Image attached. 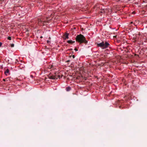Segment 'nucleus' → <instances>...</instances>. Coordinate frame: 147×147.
I'll use <instances>...</instances> for the list:
<instances>
[{
  "instance_id": "22",
  "label": "nucleus",
  "mask_w": 147,
  "mask_h": 147,
  "mask_svg": "<svg viewBox=\"0 0 147 147\" xmlns=\"http://www.w3.org/2000/svg\"><path fill=\"white\" fill-rule=\"evenodd\" d=\"M59 76V78L60 77V76Z\"/></svg>"
},
{
  "instance_id": "17",
  "label": "nucleus",
  "mask_w": 147,
  "mask_h": 147,
  "mask_svg": "<svg viewBox=\"0 0 147 147\" xmlns=\"http://www.w3.org/2000/svg\"><path fill=\"white\" fill-rule=\"evenodd\" d=\"M132 13L134 14V13H135L134 11H133V12H132Z\"/></svg>"
},
{
  "instance_id": "16",
  "label": "nucleus",
  "mask_w": 147,
  "mask_h": 147,
  "mask_svg": "<svg viewBox=\"0 0 147 147\" xmlns=\"http://www.w3.org/2000/svg\"><path fill=\"white\" fill-rule=\"evenodd\" d=\"M69 61H70V60H67V61H66V62H69Z\"/></svg>"
},
{
  "instance_id": "11",
  "label": "nucleus",
  "mask_w": 147,
  "mask_h": 147,
  "mask_svg": "<svg viewBox=\"0 0 147 147\" xmlns=\"http://www.w3.org/2000/svg\"><path fill=\"white\" fill-rule=\"evenodd\" d=\"M14 46V44H11V47H13Z\"/></svg>"
},
{
  "instance_id": "12",
  "label": "nucleus",
  "mask_w": 147,
  "mask_h": 147,
  "mask_svg": "<svg viewBox=\"0 0 147 147\" xmlns=\"http://www.w3.org/2000/svg\"><path fill=\"white\" fill-rule=\"evenodd\" d=\"M47 42L48 43H49L50 42V41H49V40H47Z\"/></svg>"
},
{
  "instance_id": "1",
  "label": "nucleus",
  "mask_w": 147,
  "mask_h": 147,
  "mask_svg": "<svg viewBox=\"0 0 147 147\" xmlns=\"http://www.w3.org/2000/svg\"><path fill=\"white\" fill-rule=\"evenodd\" d=\"M76 40L77 42H80V44L84 43L86 44L88 43V41L86 40L85 37L81 34L78 35L76 36Z\"/></svg>"
},
{
  "instance_id": "18",
  "label": "nucleus",
  "mask_w": 147,
  "mask_h": 147,
  "mask_svg": "<svg viewBox=\"0 0 147 147\" xmlns=\"http://www.w3.org/2000/svg\"><path fill=\"white\" fill-rule=\"evenodd\" d=\"M3 80L4 81H5V79H3Z\"/></svg>"
},
{
  "instance_id": "3",
  "label": "nucleus",
  "mask_w": 147,
  "mask_h": 147,
  "mask_svg": "<svg viewBox=\"0 0 147 147\" xmlns=\"http://www.w3.org/2000/svg\"><path fill=\"white\" fill-rule=\"evenodd\" d=\"M46 22H48V21H46L43 18L38 19V24L39 25H41L42 24L44 25V23Z\"/></svg>"
},
{
  "instance_id": "9",
  "label": "nucleus",
  "mask_w": 147,
  "mask_h": 147,
  "mask_svg": "<svg viewBox=\"0 0 147 147\" xmlns=\"http://www.w3.org/2000/svg\"><path fill=\"white\" fill-rule=\"evenodd\" d=\"M71 90V88L70 87H68L66 88V90L67 91H69Z\"/></svg>"
},
{
  "instance_id": "14",
  "label": "nucleus",
  "mask_w": 147,
  "mask_h": 147,
  "mask_svg": "<svg viewBox=\"0 0 147 147\" xmlns=\"http://www.w3.org/2000/svg\"><path fill=\"white\" fill-rule=\"evenodd\" d=\"M2 45V43L0 42V47L1 46V45Z\"/></svg>"
},
{
  "instance_id": "15",
  "label": "nucleus",
  "mask_w": 147,
  "mask_h": 147,
  "mask_svg": "<svg viewBox=\"0 0 147 147\" xmlns=\"http://www.w3.org/2000/svg\"><path fill=\"white\" fill-rule=\"evenodd\" d=\"M72 57H73V58H75V56L74 55H73Z\"/></svg>"
},
{
  "instance_id": "6",
  "label": "nucleus",
  "mask_w": 147,
  "mask_h": 147,
  "mask_svg": "<svg viewBox=\"0 0 147 147\" xmlns=\"http://www.w3.org/2000/svg\"><path fill=\"white\" fill-rule=\"evenodd\" d=\"M75 42V41H73L72 40H69L67 41V42L69 44H72Z\"/></svg>"
},
{
  "instance_id": "2",
  "label": "nucleus",
  "mask_w": 147,
  "mask_h": 147,
  "mask_svg": "<svg viewBox=\"0 0 147 147\" xmlns=\"http://www.w3.org/2000/svg\"><path fill=\"white\" fill-rule=\"evenodd\" d=\"M110 45L109 43L106 41H103L101 43H98L97 46L100 47L102 49H105L107 48Z\"/></svg>"
},
{
  "instance_id": "8",
  "label": "nucleus",
  "mask_w": 147,
  "mask_h": 147,
  "mask_svg": "<svg viewBox=\"0 0 147 147\" xmlns=\"http://www.w3.org/2000/svg\"><path fill=\"white\" fill-rule=\"evenodd\" d=\"M48 68L49 69H54V66L53 65H49L48 67Z\"/></svg>"
},
{
  "instance_id": "20",
  "label": "nucleus",
  "mask_w": 147,
  "mask_h": 147,
  "mask_svg": "<svg viewBox=\"0 0 147 147\" xmlns=\"http://www.w3.org/2000/svg\"><path fill=\"white\" fill-rule=\"evenodd\" d=\"M42 36L40 37V38H42Z\"/></svg>"
},
{
  "instance_id": "21",
  "label": "nucleus",
  "mask_w": 147,
  "mask_h": 147,
  "mask_svg": "<svg viewBox=\"0 0 147 147\" xmlns=\"http://www.w3.org/2000/svg\"><path fill=\"white\" fill-rule=\"evenodd\" d=\"M0 0L1 1H4V0Z\"/></svg>"
},
{
  "instance_id": "19",
  "label": "nucleus",
  "mask_w": 147,
  "mask_h": 147,
  "mask_svg": "<svg viewBox=\"0 0 147 147\" xmlns=\"http://www.w3.org/2000/svg\"><path fill=\"white\" fill-rule=\"evenodd\" d=\"M133 23V22H131L130 23L131 24H132Z\"/></svg>"
},
{
  "instance_id": "4",
  "label": "nucleus",
  "mask_w": 147,
  "mask_h": 147,
  "mask_svg": "<svg viewBox=\"0 0 147 147\" xmlns=\"http://www.w3.org/2000/svg\"><path fill=\"white\" fill-rule=\"evenodd\" d=\"M69 35V33H65L63 35V38L64 39L66 40V39L69 38L68 36Z\"/></svg>"
},
{
  "instance_id": "10",
  "label": "nucleus",
  "mask_w": 147,
  "mask_h": 147,
  "mask_svg": "<svg viewBox=\"0 0 147 147\" xmlns=\"http://www.w3.org/2000/svg\"><path fill=\"white\" fill-rule=\"evenodd\" d=\"M7 39L9 40H11V37H10V36H9L8 38H7Z\"/></svg>"
},
{
  "instance_id": "7",
  "label": "nucleus",
  "mask_w": 147,
  "mask_h": 147,
  "mask_svg": "<svg viewBox=\"0 0 147 147\" xmlns=\"http://www.w3.org/2000/svg\"><path fill=\"white\" fill-rule=\"evenodd\" d=\"M5 73L6 75L9 73V70L8 69H7L5 72Z\"/></svg>"
},
{
  "instance_id": "5",
  "label": "nucleus",
  "mask_w": 147,
  "mask_h": 147,
  "mask_svg": "<svg viewBox=\"0 0 147 147\" xmlns=\"http://www.w3.org/2000/svg\"><path fill=\"white\" fill-rule=\"evenodd\" d=\"M49 78L50 79H57V78H56V76H51L49 77Z\"/></svg>"
},
{
  "instance_id": "13",
  "label": "nucleus",
  "mask_w": 147,
  "mask_h": 147,
  "mask_svg": "<svg viewBox=\"0 0 147 147\" xmlns=\"http://www.w3.org/2000/svg\"><path fill=\"white\" fill-rule=\"evenodd\" d=\"M74 50H75L76 51H78V50L77 49H76V48H75V49H74Z\"/></svg>"
}]
</instances>
